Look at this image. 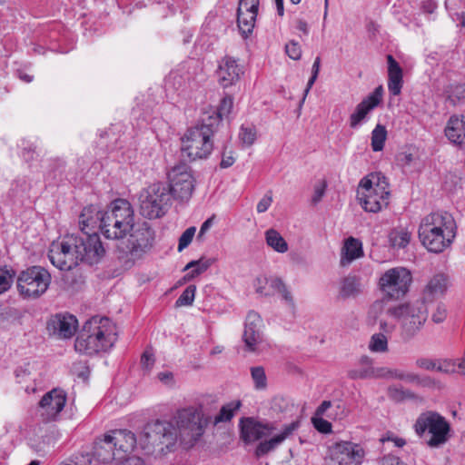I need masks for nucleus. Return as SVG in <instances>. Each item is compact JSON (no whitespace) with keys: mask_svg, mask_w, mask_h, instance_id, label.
<instances>
[{"mask_svg":"<svg viewBox=\"0 0 465 465\" xmlns=\"http://www.w3.org/2000/svg\"><path fill=\"white\" fill-rule=\"evenodd\" d=\"M235 410L236 409H221L220 414L214 419V424L230 420L234 415L233 411Z\"/></svg>","mask_w":465,"mask_h":465,"instance_id":"nucleus-59","label":"nucleus"},{"mask_svg":"<svg viewBox=\"0 0 465 465\" xmlns=\"http://www.w3.org/2000/svg\"><path fill=\"white\" fill-rule=\"evenodd\" d=\"M118 452V459H124L127 453L132 452L136 446L135 435L128 430H114L108 433Z\"/></svg>","mask_w":465,"mask_h":465,"instance_id":"nucleus-22","label":"nucleus"},{"mask_svg":"<svg viewBox=\"0 0 465 465\" xmlns=\"http://www.w3.org/2000/svg\"><path fill=\"white\" fill-rule=\"evenodd\" d=\"M327 188V182L325 180H321L317 182V183L314 185L313 194L312 197V204L319 203L322 197L325 194V191Z\"/></svg>","mask_w":465,"mask_h":465,"instance_id":"nucleus-51","label":"nucleus"},{"mask_svg":"<svg viewBox=\"0 0 465 465\" xmlns=\"http://www.w3.org/2000/svg\"><path fill=\"white\" fill-rule=\"evenodd\" d=\"M243 74L242 67L237 60L231 56H224L219 63L216 71L218 83L223 88L235 84Z\"/></svg>","mask_w":465,"mask_h":465,"instance_id":"nucleus-19","label":"nucleus"},{"mask_svg":"<svg viewBox=\"0 0 465 465\" xmlns=\"http://www.w3.org/2000/svg\"><path fill=\"white\" fill-rule=\"evenodd\" d=\"M389 243L390 246L394 250L405 249L411 240V233L406 228L397 227L392 229L389 235Z\"/></svg>","mask_w":465,"mask_h":465,"instance_id":"nucleus-33","label":"nucleus"},{"mask_svg":"<svg viewBox=\"0 0 465 465\" xmlns=\"http://www.w3.org/2000/svg\"><path fill=\"white\" fill-rule=\"evenodd\" d=\"M329 452V465H361L365 456L364 449L351 441L336 442Z\"/></svg>","mask_w":465,"mask_h":465,"instance_id":"nucleus-15","label":"nucleus"},{"mask_svg":"<svg viewBox=\"0 0 465 465\" xmlns=\"http://www.w3.org/2000/svg\"><path fill=\"white\" fill-rule=\"evenodd\" d=\"M233 106V99L231 96H225L222 99L221 104L219 107L217 108V111L213 112L212 114H208L205 117H212L214 116L218 117L217 121V126L219 125L221 120L223 117H227L230 113L232 112Z\"/></svg>","mask_w":465,"mask_h":465,"instance_id":"nucleus-39","label":"nucleus"},{"mask_svg":"<svg viewBox=\"0 0 465 465\" xmlns=\"http://www.w3.org/2000/svg\"><path fill=\"white\" fill-rule=\"evenodd\" d=\"M260 0H240L238 8H244L246 11H258Z\"/></svg>","mask_w":465,"mask_h":465,"instance_id":"nucleus-61","label":"nucleus"},{"mask_svg":"<svg viewBox=\"0 0 465 465\" xmlns=\"http://www.w3.org/2000/svg\"><path fill=\"white\" fill-rule=\"evenodd\" d=\"M176 428L168 421L156 420L148 422L143 431L141 441L148 452L166 453L174 446L179 437L189 443L195 442L204 431L208 419L203 409H178L174 417Z\"/></svg>","mask_w":465,"mask_h":465,"instance_id":"nucleus-1","label":"nucleus"},{"mask_svg":"<svg viewBox=\"0 0 465 465\" xmlns=\"http://www.w3.org/2000/svg\"><path fill=\"white\" fill-rule=\"evenodd\" d=\"M241 438L245 443L260 440L270 434L271 428L255 420L253 418H242L240 420Z\"/></svg>","mask_w":465,"mask_h":465,"instance_id":"nucleus-21","label":"nucleus"},{"mask_svg":"<svg viewBox=\"0 0 465 465\" xmlns=\"http://www.w3.org/2000/svg\"><path fill=\"white\" fill-rule=\"evenodd\" d=\"M362 254L361 242L353 237H350L345 241L341 251V265L347 266L353 260L362 256Z\"/></svg>","mask_w":465,"mask_h":465,"instance_id":"nucleus-29","label":"nucleus"},{"mask_svg":"<svg viewBox=\"0 0 465 465\" xmlns=\"http://www.w3.org/2000/svg\"><path fill=\"white\" fill-rule=\"evenodd\" d=\"M251 376L253 381L255 389L263 390L267 387V377L265 371L262 366L251 368Z\"/></svg>","mask_w":465,"mask_h":465,"instance_id":"nucleus-42","label":"nucleus"},{"mask_svg":"<svg viewBox=\"0 0 465 465\" xmlns=\"http://www.w3.org/2000/svg\"><path fill=\"white\" fill-rule=\"evenodd\" d=\"M16 283L23 298L37 299L47 291L51 275L41 266H31L19 273Z\"/></svg>","mask_w":465,"mask_h":465,"instance_id":"nucleus-12","label":"nucleus"},{"mask_svg":"<svg viewBox=\"0 0 465 465\" xmlns=\"http://www.w3.org/2000/svg\"><path fill=\"white\" fill-rule=\"evenodd\" d=\"M155 362L153 352L151 349H146L141 356V365L143 370L150 371Z\"/></svg>","mask_w":465,"mask_h":465,"instance_id":"nucleus-53","label":"nucleus"},{"mask_svg":"<svg viewBox=\"0 0 465 465\" xmlns=\"http://www.w3.org/2000/svg\"><path fill=\"white\" fill-rule=\"evenodd\" d=\"M211 265V262L209 261H204L203 259H200L198 261H192L184 267V271L192 269L189 272L186 273L184 278L186 280H191L196 277L197 275L204 272L209 266Z\"/></svg>","mask_w":465,"mask_h":465,"instance_id":"nucleus-40","label":"nucleus"},{"mask_svg":"<svg viewBox=\"0 0 465 465\" xmlns=\"http://www.w3.org/2000/svg\"><path fill=\"white\" fill-rule=\"evenodd\" d=\"M265 240L268 246L277 252L284 253L288 251L287 242L274 229H269L265 232Z\"/></svg>","mask_w":465,"mask_h":465,"instance_id":"nucleus-35","label":"nucleus"},{"mask_svg":"<svg viewBox=\"0 0 465 465\" xmlns=\"http://www.w3.org/2000/svg\"><path fill=\"white\" fill-rule=\"evenodd\" d=\"M218 117H203L201 124L190 128L182 140V150L190 158H207L213 151L211 137L217 129Z\"/></svg>","mask_w":465,"mask_h":465,"instance_id":"nucleus-6","label":"nucleus"},{"mask_svg":"<svg viewBox=\"0 0 465 465\" xmlns=\"http://www.w3.org/2000/svg\"><path fill=\"white\" fill-rule=\"evenodd\" d=\"M134 225V213L131 203L116 199L105 210L103 235L111 240L123 239Z\"/></svg>","mask_w":465,"mask_h":465,"instance_id":"nucleus-8","label":"nucleus"},{"mask_svg":"<svg viewBox=\"0 0 465 465\" xmlns=\"http://www.w3.org/2000/svg\"><path fill=\"white\" fill-rule=\"evenodd\" d=\"M457 225L447 212H432L424 216L418 235L422 245L430 252L440 253L450 247L456 238Z\"/></svg>","mask_w":465,"mask_h":465,"instance_id":"nucleus-3","label":"nucleus"},{"mask_svg":"<svg viewBox=\"0 0 465 465\" xmlns=\"http://www.w3.org/2000/svg\"><path fill=\"white\" fill-rule=\"evenodd\" d=\"M447 93L448 99L453 105L465 101V84H450Z\"/></svg>","mask_w":465,"mask_h":465,"instance_id":"nucleus-41","label":"nucleus"},{"mask_svg":"<svg viewBox=\"0 0 465 465\" xmlns=\"http://www.w3.org/2000/svg\"><path fill=\"white\" fill-rule=\"evenodd\" d=\"M388 90L391 95H399L403 84V72L399 63L391 54L387 55Z\"/></svg>","mask_w":465,"mask_h":465,"instance_id":"nucleus-26","label":"nucleus"},{"mask_svg":"<svg viewBox=\"0 0 465 465\" xmlns=\"http://www.w3.org/2000/svg\"><path fill=\"white\" fill-rule=\"evenodd\" d=\"M239 137L242 143L250 146L252 145L256 139V132L254 128L252 127H242L239 133Z\"/></svg>","mask_w":465,"mask_h":465,"instance_id":"nucleus-50","label":"nucleus"},{"mask_svg":"<svg viewBox=\"0 0 465 465\" xmlns=\"http://www.w3.org/2000/svg\"><path fill=\"white\" fill-rule=\"evenodd\" d=\"M287 55L292 60H299L302 56V49L298 42L290 41L285 45Z\"/></svg>","mask_w":465,"mask_h":465,"instance_id":"nucleus-52","label":"nucleus"},{"mask_svg":"<svg viewBox=\"0 0 465 465\" xmlns=\"http://www.w3.org/2000/svg\"><path fill=\"white\" fill-rule=\"evenodd\" d=\"M383 93V87L379 85L356 105L354 112L349 117L351 129H357L368 121L369 114L381 103Z\"/></svg>","mask_w":465,"mask_h":465,"instance_id":"nucleus-16","label":"nucleus"},{"mask_svg":"<svg viewBox=\"0 0 465 465\" xmlns=\"http://www.w3.org/2000/svg\"><path fill=\"white\" fill-rule=\"evenodd\" d=\"M272 203V193L268 191L257 203V212L259 213H265Z\"/></svg>","mask_w":465,"mask_h":465,"instance_id":"nucleus-54","label":"nucleus"},{"mask_svg":"<svg viewBox=\"0 0 465 465\" xmlns=\"http://www.w3.org/2000/svg\"><path fill=\"white\" fill-rule=\"evenodd\" d=\"M435 371L440 372H452L455 371V364L448 360H436Z\"/></svg>","mask_w":465,"mask_h":465,"instance_id":"nucleus-55","label":"nucleus"},{"mask_svg":"<svg viewBox=\"0 0 465 465\" xmlns=\"http://www.w3.org/2000/svg\"><path fill=\"white\" fill-rule=\"evenodd\" d=\"M154 236V231L148 223L134 225L126 244L118 247L117 257L125 269L132 268L153 248Z\"/></svg>","mask_w":465,"mask_h":465,"instance_id":"nucleus-7","label":"nucleus"},{"mask_svg":"<svg viewBox=\"0 0 465 465\" xmlns=\"http://www.w3.org/2000/svg\"><path fill=\"white\" fill-rule=\"evenodd\" d=\"M94 456L103 463H109L114 459H118V452L108 434H105L103 440L95 442Z\"/></svg>","mask_w":465,"mask_h":465,"instance_id":"nucleus-28","label":"nucleus"},{"mask_svg":"<svg viewBox=\"0 0 465 465\" xmlns=\"http://www.w3.org/2000/svg\"><path fill=\"white\" fill-rule=\"evenodd\" d=\"M378 376L383 379H394L403 381L409 383H416V384H428V379H421L419 375L407 372L401 369H392L388 367H379Z\"/></svg>","mask_w":465,"mask_h":465,"instance_id":"nucleus-27","label":"nucleus"},{"mask_svg":"<svg viewBox=\"0 0 465 465\" xmlns=\"http://www.w3.org/2000/svg\"><path fill=\"white\" fill-rule=\"evenodd\" d=\"M168 178L170 196L173 195L181 202H187L193 195L195 183L190 166L186 163L173 166L168 173Z\"/></svg>","mask_w":465,"mask_h":465,"instance_id":"nucleus-14","label":"nucleus"},{"mask_svg":"<svg viewBox=\"0 0 465 465\" xmlns=\"http://www.w3.org/2000/svg\"><path fill=\"white\" fill-rule=\"evenodd\" d=\"M72 409H40V417L45 423L57 421L63 419L64 415L71 416Z\"/></svg>","mask_w":465,"mask_h":465,"instance_id":"nucleus-37","label":"nucleus"},{"mask_svg":"<svg viewBox=\"0 0 465 465\" xmlns=\"http://www.w3.org/2000/svg\"><path fill=\"white\" fill-rule=\"evenodd\" d=\"M412 274L405 267H394L387 270L379 280V287L385 299L399 300L410 291Z\"/></svg>","mask_w":465,"mask_h":465,"instance_id":"nucleus-13","label":"nucleus"},{"mask_svg":"<svg viewBox=\"0 0 465 465\" xmlns=\"http://www.w3.org/2000/svg\"><path fill=\"white\" fill-rule=\"evenodd\" d=\"M369 349L374 352H384L388 350V341L383 333H375L371 336Z\"/></svg>","mask_w":465,"mask_h":465,"instance_id":"nucleus-43","label":"nucleus"},{"mask_svg":"<svg viewBox=\"0 0 465 465\" xmlns=\"http://www.w3.org/2000/svg\"><path fill=\"white\" fill-rule=\"evenodd\" d=\"M447 317V308L444 304H438L435 312L432 313L431 319L435 323H440L444 322Z\"/></svg>","mask_w":465,"mask_h":465,"instance_id":"nucleus-56","label":"nucleus"},{"mask_svg":"<svg viewBox=\"0 0 465 465\" xmlns=\"http://www.w3.org/2000/svg\"><path fill=\"white\" fill-rule=\"evenodd\" d=\"M184 84L185 80L178 72H171L164 81L166 90L178 91Z\"/></svg>","mask_w":465,"mask_h":465,"instance_id":"nucleus-44","label":"nucleus"},{"mask_svg":"<svg viewBox=\"0 0 465 465\" xmlns=\"http://www.w3.org/2000/svg\"><path fill=\"white\" fill-rule=\"evenodd\" d=\"M159 381L166 386H173L175 381L172 371H162L157 375Z\"/></svg>","mask_w":465,"mask_h":465,"instance_id":"nucleus-63","label":"nucleus"},{"mask_svg":"<svg viewBox=\"0 0 465 465\" xmlns=\"http://www.w3.org/2000/svg\"><path fill=\"white\" fill-rule=\"evenodd\" d=\"M242 340L245 350L251 352H258L263 343L262 320L255 312L246 316Z\"/></svg>","mask_w":465,"mask_h":465,"instance_id":"nucleus-17","label":"nucleus"},{"mask_svg":"<svg viewBox=\"0 0 465 465\" xmlns=\"http://www.w3.org/2000/svg\"><path fill=\"white\" fill-rule=\"evenodd\" d=\"M216 402L217 398L215 395L202 394L199 397H197L195 404L197 405L196 407L202 408L204 407L205 405L215 404Z\"/></svg>","mask_w":465,"mask_h":465,"instance_id":"nucleus-57","label":"nucleus"},{"mask_svg":"<svg viewBox=\"0 0 465 465\" xmlns=\"http://www.w3.org/2000/svg\"><path fill=\"white\" fill-rule=\"evenodd\" d=\"M416 365L424 370L434 371L436 367V360L420 358L416 361Z\"/></svg>","mask_w":465,"mask_h":465,"instance_id":"nucleus-62","label":"nucleus"},{"mask_svg":"<svg viewBox=\"0 0 465 465\" xmlns=\"http://www.w3.org/2000/svg\"><path fill=\"white\" fill-rule=\"evenodd\" d=\"M104 217H105V211H101L99 206L90 204L83 209L79 215V226L82 231L80 236L87 234H97L95 229H99L103 234Z\"/></svg>","mask_w":465,"mask_h":465,"instance_id":"nucleus-18","label":"nucleus"},{"mask_svg":"<svg viewBox=\"0 0 465 465\" xmlns=\"http://www.w3.org/2000/svg\"><path fill=\"white\" fill-rule=\"evenodd\" d=\"M65 404V391L60 388H54L41 398L38 407H64Z\"/></svg>","mask_w":465,"mask_h":465,"instance_id":"nucleus-34","label":"nucleus"},{"mask_svg":"<svg viewBox=\"0 0 465 465\" xmlns=\"http://www.w3.org/2000/svg\"><path fill=\"white\" fill-rule=\"evenodd\" d=\"M380 465H407L400 458L392 455L384 456Z\"/></svg>","mask_w":465,"mask_h":465,"instance_id":"nucleus-64","label":"nucleus"},{"mask_svg":"<svg viewBox=\"0 0 465 465\" xmlns=\"http://www.w3.org/2000/svg\"><path fill=\"white\" fill-rule=\"evenodd\" d=\"M388 397L394 403H406L410 401L413 404H422V399L415 395L409 390H404L401 387H389L387 391Z\"/></svg>","mask_w":465,"mask_h":465,"instance_id":"nucleus-32","label":"nucleus"},{"mask_svg":"<svg viewBox=\"0 0 465 465\" xmlns=\"http://www.w3.org/2000/svg\"><path fill=\"white\" fill-rule=\"evenodd\" d=\"M448 287V278L443 273L434 275L427 283L423 290L422 299L420 301L431 302L435 299L444 294Z\"/></svg>","mask_w":465,"mask_h":465,"instance_id":"nucleus-25","label":"nucleus"},{"mask_svg":"<svg viewBox=\"0 0 465 465\" xmlns=\"http://www.w3.org/2000/svg\"><path fill=\"white\" fill-rule=\"evenodd\" d=\"M444 132L450 143L460 146L465 145V116H450Z\"/></svg>","mask_w":465,"mask_h":465,"instance_id":"nucleus-24","label":"nucleus"},{"mask_svg":"<svg viewBox=\"0 0 465 465\" xmlns=\"http://www.w3.org/2000/svg\"><path fill=\"white\" fill-rule=\"evenodd\" d=\"M196 287L194 285H189L179 298L175 302L177 307L180 306H190L194 301Z\"/></svg>","mask_w":465,"mask_h":465,"instance_id":"nucleus-47","label":"nucleus"},{"mask_svg":"<svg viewBox=\"0 0 465 465\" xmlns=\"http://www.w3.org/2000/svg\"><path fill=\"white\" fill-rule=\"evenodd\" d=\"M387 138V130L385 126L377 124L371 132V148L374 152H380L383 149Z\"/></svg>","mask_w":465,"mask_h":465,"instance_id":"nucleus-38","label":"nucleus"},{"mask_svg":"<svg viewBox=\"0 0 465 465\" xmlns=\"http://www.w3.org/2000/svg\"><path fill=\"white\" fill-rule=\"evenodd\" d=\"M414 430L420 437H429L426 444L430 448H440L450 438V423L435 411L421 413L415 421Z\"/></svg>","mask_w":465,"mask_h":465,"instance_id":"nucleus-10","label":"nucleus"},{"mask_svg":"<svg viewBox=\"0 0 465 465\" xmlns=\"http://www.w3.org/2000/svg\"><path fill=\"white\" fill-rule=\"evenodd\" d=\"M105 250L98 234H67L53 242L48 251L51 263L61 271H70L84 262L90 265L98 263Z\"/></svg>","mask_w":465,"mask_h":465,"instance_id":"nucleus-2","label":"nucleus"},{"mask_svg":"<svg viewBox=\"0 0 465 465\" xmlns=\"http://www.w3.org/2000/svg\"><path fill=\"white\" fill-rule=\"evenodd\" d=\"M361 292V279L355 275L344 277L340 283V296L342 299L356 297Z\"/></svg>","mask_w":465,"mask_h":465,"instance_id":"nucleus-31","label":"nucleus"},{"mask_svg":"<svg viewBox=\"0 0 465 465\" xmlns=\"http://www.w3.org/2000/svg\"><path fill=\"white\" fill-rule=\"evenodd\" d=\"M293 402L289 397L283 395H276L272 399V407H289Z\"/></svg>","mask_w":465,"mask_h":465,"instance_id":"nucleus-58","label":"nucleus"},{"mask_svg":"<svg viewBox=\"0 0 465 465\" xmlns=\"http://www.w3.org/2000/svg\"><path fill=\"white\" fill-rule=\"evenodd\" d=\"M379 368H375L372 366H369L367 368L359 369V370H351L349 371V377L356 380V379H368V378H380L378 376Z\"/></svg>","mask_w":465,"mask_h":465,"instance_id":"nucleus-46","label":"nucleus"},{"mask_svg":"<svg viewBox=\"0 0 465 465\" xmlns=\"http://www.w3.org/2000/svg\"><path fill=\"white\" fill-rule=\"evenodd\" d=\"M114 323L106 317H93L79 332L74 348L80 353L94 355L110 350L116 341Z\"/></svg>","mask_w":465,"mask_h":465,"instance_id":"nucleus-4","label":"nucleus"},{"mask_svg":"<svg viewBox=\"0 0 465 465\" xmlns=\"http://www.w3.org/2000/svg\"><path fill=\"white\" fill-rule=\"evenodd\" d=\"M391 195L387 177L381 172L364 176L359 183L357 198L364 211L378 213L389 204Z\"/></svg>","mask_w":465,"mask_h":465,"instance_id":"nucleus-5","label":"nucleus"},{"mask_svg":"<svg viewBox=\"0 0 465 465\" xmlns=\"http://www.w3.org/2000/svg\"><path fill=\"white\" fill-rule=\"evenodd\" d=\"M300 426V422L298 420L292 421L289 424L284 425L281 433L275 435L271 438L269 440L261 441L255 450V454L257 457L263 456L274 450L278 445H280L283 440H285L289 436H291Z\"/></svg>","mask_w":465,"mask_h":465,"instance_id":"nucleus-23","label":"nucleus"},{"mask_svg":"<svg viewBox=\"0 0 465 465\" xmlns=\"http://www.w3.org/2000/svg\"><path fill=\"white\" fill-rule=\"evenodd\" d=\"M71 371L74 376L84 382L88 381L91 372L87 363L83 361L74 362L72 366Z\"/></svg>","mask_w":465,"mask_h":465,"instance_id":"nucleus-45","label":"nucleus"},{"mask_svg":"<svg viewBox=\"0 0 465 465\" xmlns=\"http://www.w3.org/2000/svg\"><path fill=\"white\" fill-rule=\"evenodd\" d=\"M77 325V319L74 315L67 313L56 314L49 320L47 330L54 335L68 339L74 335Z\"/></svg>","mask_w":465,"mask_h":465,"instance_id":"nucleus-20","label":"nucleus"},{"mask_svg":"<svg viewBox=\"0 0 465 465\" xmlns=\"http://www.w3.org/2000/svg\"><path fill=\"white\" fill-rule=\"evenodd\" d=\"M237 9V23L239 30L244 38H247L253 31L258 11H243Z\"/></svg>","mask_w":465,"mask_h":465,"instance_id":"nucleus-30","label":"nucleus"},{"mask_svg":"<svg viewBox=\"0 0 465 465\" xmlns=\"http://www.w3.org/2000/svg\"><path fill=\"white\" fill-rule=\"evenodd\" d=\"M15 273L7 268H0V295L8 291L14 281Z\"/></svg>","mask_w":465,"mask_h":465,"instance_id":"nucleus-48","label":"nucleus"},{"mask_svg":"<svg viewBox=\"0 0 465 465\" xmlns=\"http://www.w3.org/2000/svg\"><path fill=\"white\" fill-rule=\"evenodd\" d=\"M386 313L400 322L404 339L413 338L428 318L427 306L420 300L391 306Z\"/></svg>","mask_w":465,"mask_h":465,"instance_id":"nucleus-9","label":"nucleus"},{"mask_svg":"<svg viewBox=\"0 0 465 465\" xmlns=\"http://www.w3.org/2000/svg\"><path fill=\"white\" fill-rule=\"evenodd\" d=\"M171 203L169 188L163 183L150 185L140 194L141 214L148 219L163 216Z\"/></svg>","mask_w":465,"mask_h":465,"instance_id":"nucleus-11","label":"nucleus"},{"mask_svg":"<svg viewBox=\"0 0 465 465\" xmlns=\"http://www.w3.org/2000/svg\"><path fill=\"white\" fill-rule=\"evenodd\" d=\"M328 409H317L315 414L312 417V423L315 430L322 434H329L332 431V425L323 418Z\"/></svg>","mask_w":465,"mask_h":465,"instance_id":"nucleus-36","label":"nucleus"},{"mask_svg":"<svg viewBox=\"0 0 465 465\" xmlns=\"http://www.w3.org/2000/svg\"><path fill=\"white\" fill-rule=\"evenodd\" d=\"M268 282L269 281L265 277L256 278L254 283L256 292L265 296L271 295V292L265 290V284H267Z\"/></svg>","mask_w":465,"mask_h":465,"instance_id":"nucleus-60","label":"nucleus"},{"mask_svg":"<svg viewBox=\"0 0 465 465\" xmlns=\"http://www.w3.org/2000/svg\"><path fill=\"white\" fill-rule=\"evenodd\" d=\"M196 229L192 226L187 228L180 236L179 243H178V251L182 252L193 241V238L195 234Z\"/></svg>","mask_w":465,"mask_h":465,"instance_id":"nucleus-49","label":"nucleus"}]
</instances>
